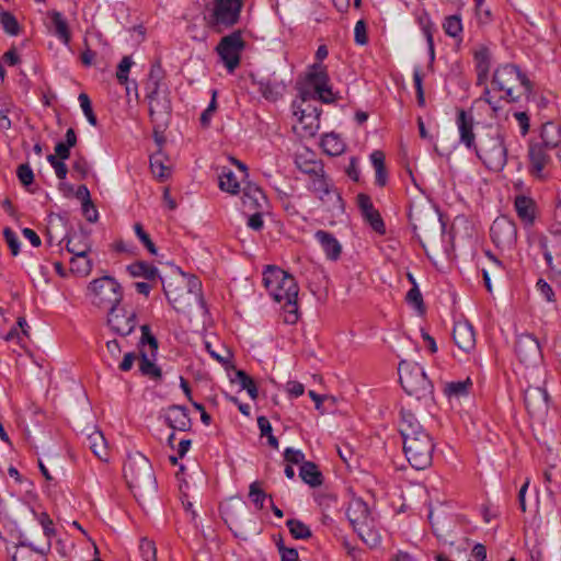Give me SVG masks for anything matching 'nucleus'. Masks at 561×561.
Here are the masks:
<instances>
[{"mask_svg":"<svg viewBox=\"0 0 561 561\" xmlns=\"http://www.w3.org/2000/svg\"><path fill=\"white\" fill-rule=\"evenodd\" d=\"M399 432L409 463L416 470L428 468L432 465L435 444L431 434L409 409L400 410Z\"/></svg>","mask_w":561,"mask_h":561,"instance_id":"obj_1","label":"nucleus"},{"mask_svg":"<svg viewBox=\"0 0 561 561\" xmlns=\"http://www.w3.org/2000/svg\"><path fill=\"white\" fill-rule=\"evenodd\" d=\"M263 284L275 301L283 302L284 322L295 324L299 319V287L294 276L277 266L268 265L263 272Z\"/></svg>","mask_w":561,"mask_h":561,"instance_id":"obj_2","label":"nucleus"},{"mask_svg":"<svg viewBox=\"0 0 561 561\" xmlns=\"http://www.w3.org/2000/svg\"><path fill=\"white\" fill-rule=\"evenodd\" d=\"M124 478L137 501L152 497L157 492V481L152 466L140 453L129 455L124 463Z\"/></svg>","mask_w":561,"mask_h":561,"instance_id":"obj_3","label":"nucleus"},{"mask_svg":"<svg viewBox=\"0 0 561 561\" xmlns=\"http://www.w3.org/2000/svg\"><path fill=\"white\" fill-rule=\"evenodd\" d=\"M492 84L505 93L503 99L512 103L517 102L523 94L528 99L533 93L531 81L513 64L497 67L493 73Z\"/></svg>","mask_w":561,"mask_h":561,"instance_id":"obj_4","label":"nucleus"},{"mask_svg":"<svg viewBox=\"0 0 561 561\" xmlns=\"http://www.w3.org/2000/svg\"><path fill=\"white\" fill-rule=\"evenodd\" d=\"M476 153L485 167L492 171H501L507 162V146L504 134L497 127H488L479 137L474 147Z\"/></svg>","mask_w":561,"mask_h":561,"instance_id":"obj_5","label":"nucleus"},{"mask_svg":"<svg viewBox=\"0 0 561 561\" xmlns=\"http://www.w3.org/2000/svg\"><path fill=\"white\" fill-rule=\"evenodd\" d=\"M398 374L400 383L409 396H414L417 400L432 398L433 383L417 363L402 359Z\"/></svg>","mask_w":561,"mask_h":561,"instance_id":"obj_6","label":"nucleus"},{"mask_svg":"<svg viewBox=\"0 0 561 561\" xmlns=\"http://www.w3.org/2000/svg\"><path fill=\"white\" fill-rule=\"evenodd\" d=\"M87 296L93 306L111 311L121 304L123 287L116 278L105 275L90 282Z\"/></svg>","mask_w":561,"mask_h":561,"instance_id":"obj_7","label":"nucleus"},{"mask_svg":"<svg viewBox=\"0 0 561 561\" xmlns=\"http://www.w3.org/2000/svg\"><path fill=\"white\" fill-rule=\"evenodd\" d=\"M242 4V0H213L205 15L207 26L217 33L234 26L239 22Z\"/></svg>","mask_w":561,"mask_h":561,"instance_id":"obj_8","label":"nucleus"},{"mask_svg":"<svg viewBox=\"0 0 561 561\" xmlns=\"http://www.w3.org/2000/svg\"><path fill=\"white\" fill-rule=\"evenodd\" d=\"M346 516L362 540L370 546L379 542L377 533L374 530V519L370 516L368 505L359 497L350 501L346 508Z\"/></svg>","mask_w":561,"mask_h":561,"instance_id":"obj_9","label":"nucleus"},{"mask_svg":"<svg viewBox=\"0 0 561 561\" xmlns=\"http://www.w3.org/2000/svg\"><path fill=\"white\" fill-rule=\"evenodd\" d=\"M140 331L141 336L139 341V370L141 375L158 381L162 378V371L160 367H158L154 363L158 351V341L156 336L151 333L149 325H141Z\"/></svg>","mask_w":561,"mask_h":561,"instance_id":"obj_10","label":"nucleus"},{"mask_svg":"<svg viewBox=\"0 0 561 561\" xmlns=\"http://www.w3.org/2000/svg\"><path fill=\"white\" fill-rule=\"evenodd\" d=\"M311 94L306 89L300 90V102H295L294 114L302 125L305 136H314L320 128L321 108L310 103Z\"/></svg>","mask_w":561,"mask_h":561,"instance_id":"obj_11","label":"nucleus"},{"mask_svg":"<svg viewBox=\"0 0 561 561\" xmlns=\"http://www.w3.org/2000/svg\"><path fill=\"white\" fill-rule=\"evenodd\" d=\"M224 522L236 537L244 538L243 520L248 516V505L240 497H230L220 505Z\"/></svg>","mask_w":561,"mask_h":561,"instance_id":"obj_12","label":"nucleus"},{"mask_svg":"<svg viewBox=\"0 0 561 561\" xmlns=\"http://www.w3.org/2000/svg\"><path fill=\"white\" fill-rule=\"evenodd\" d=\"M169 94L168 88L146 91L151 122L158 126H165L170 118L172 106Z\"/></svg>","mask_w":561,"mask_h":561,"instance_id":"obj_13","label":"nucleus"},{"mask_svg":"<svg viewBox=\"0 0 561 561\" xmlns=\"http://www.w3.org/2000/svg\"><path fill=\"white\" fill-rule=\"evenodd\" d=\"M243 47L244 42L240 31L232 32L220 39L216 49L229 71H233L239 66Z\"/></svg>","mask_w":561,"mask_h":561,"instance_id":"obj_14","label":"nucleus"},{"mask_svg":"<svg viewBox=\"0 0 561 561\" xmlns=\"http://www.w3.org/2000/svg\"><path fill=\"white\" fill-rule=\"evenodd\" d=\"M490 236L493 243L502 250H511L517 240V228L513 220L502 216L496 218L491 228Z\"/></svg>","mask_w":561,"mask_h":561,"instance_id":"obj_15","label":"nucleus"},{"mask_svg":"<svg viewBox=\"0 0 561 561\" xmlns=\"http://www.w3.org/2000/svg\"><path fill=\"white\" fill-rule=\"evenodd\" d=\"M107 325L117 335H129L137 325V314L133 310L114 308L107 313Z\"/></svg>","mask_w":561,"mask_h":561,"instance_id":"obj_16","label":"nucleus"},{"mask_svg":"<svg viewBox=\"0 0 561 561\" xmlns=\"http://www.w3.org/2000/svg\"><path fill=\"white\" fill-rule=\"evenodd\" d=\"M547 148L537 145L536 142H530L528 148V159H529V173L537 180L543 181L548 178V173L546 171L547 167L551 163V157L548 153Z\"/></svg>","mask_w":561,"mask_h":561,"instance_id":"obj_17","label":"nucleus"},{"mask_svg":"<svg viewBox=\"0 0 561 561\" xmlns=\"http://www.w3.org/2000/svg\"><path fill=\"white\" fill-rule=\"evenodd\" d=\"M524 401L528 413L539 416L548 411L549 394L541 387H528L524 392Z\"/></svg>","mask_w":561,"mask_h":561,"instance_id":"obj_18","label":"nucleus"},{"mask_svg":"<svg viewBox=\"0 0 561 561\" xmlns=\"http://www.w3.org/2000/svg\"><path fill=\"white\" fill-rule=\"evenodd\" d=\"M453 339L455 344L465 353L471 352L476 346V332L468 321H458L454 325Z\"/></svg>","mask_w":561,"mask_h":561,"instance_id":"obj_19","label":"nucleus"},{"mask_svg":"<svg viewBox=\"0 0 561 561\" xmlns=\"http://www.w3.org/2000/svg\"><path fill=\"white\" fill-rule=\"evenodd\" d=\"M515 352L520 362L529 364L540 357V346L536 337L530 334H522L517 337Z\"/></svg>","mask_w":561,"mask_h":561,"instance_id":"obj_20","label":"nucleus"},{"mask_svg":"<svg viewBox=\"0 0 561 561\" xmlns=\"http://www.w3.org/2000/svg\"><path fill=\"white\" fill-rule=\"evenodd\" d=\"M51 543L46 542L41 548H34L31 543L21 540L12 553L13 561H47L46 554L50 550Z\"/></svg>","mask_w":561,"mask_h":561,"instance_id":"obj_21","label":"nucleus"},{"mask_svg":"<svg viewBox=\"0 0 561 561\" xmlns=\"http://www.w3.org/2000/svg\"><path fill=\"white\" fill-rule=\"evenodd\" d=\"M309 191H311L322 202L335 196L340 201V196L334 190L332 182L327 178L324 170L319 174L309 178L308 184Z\"/></svg>","mask_w":561,"mask_h":561,"instance_id":"obj_22","label":"nucleus"},{"mask_svg":"<svg viewBox=\"0 0 561 561\" xmlns=\"http://www.w3.org/2000/svg\"><path fill=\"white\" fill-rule=\"evenodd\" d=\"M514 208L517 217L525 227H531L537 216V204L528 196L517 195L514 201Z\"/></svg>","mask_w":561,"mask_h":561,"instance_id":"obj_23","label":"nucleus"},{"mask_svg":"<svg viewBox=\"0 0 561 561\" xmlns=\"http://www.w3.org/2000/svg\"><path fill=\"white\" fill-rule=\"evenodd\" d=\"M456 124L459 131L460 142L468 149H474L476 135L473 133V117L469 115L465 110L458 111Z\"/></svg>","mask_w":561,"mask_h":561,"instance_id":"obj_24","label":"nucleus"},{"mask_svg":"<svg viewBox=\"0 0 561 561\" xmlns=\"http://www.w3.org/2000/svg\"><path fill=\"white\" fill-rule=\"evenodd\" d=\"M165 422L171 428L181 432H187L192 427L188 410L183 405L170 407L165 415Z\"/></svg>","mask_w":561,"mask_h":561,"instance_id":"obj_25","label":"nucleus"},{"mask_svg":"<svg viewBox=\"0 0 561 561\" xmlns=\"http://www.w3.org/2000/svg\"><path fill=\"white\" fill-rule=\"evenodd\" d=\"M255 84H257L263 98L273 102L282 98L286 90L284 81L277 79L274 75L255 81Z\"/></svg>","mask_w":561,"mask_h":561,"instance_id":"obj_26","label":"nucleus"},{"mask_svg":"<svg viewBox=\"0 0 561 561\" xmlns=\"http://www.w3.org/2000/svg\"><path fill=\"white\" fill-rule=\"evenodd\" d=\"M161 283L164 295L172 307L178 312H185L191 304L184 293V288H178L172 282L165 284L163 278H161Z\"/></svg>","mask_w":561,"mask_h":561,"instance_id":"obj_27","label":"nucleus"},{"mask_svg":"<svg viewBox=\"0 0 561 561\" xmlns=\"http://www.w3.org/2000/svg\"><path fill=\"white\" fill-rule=\"evenodd\" d=\"M314 238L320 243L328 260L336 261L342 253V245L339 240L330 232L318 230Z\"/></svg>","mask_w":561,"mask_h":561,"instance_id":"obj_28","label":"nucleus"},{"mask_svg":"<svg viewBox=\"0 0 561 561\" xmlns=\"http://www.w3.org/2000/svg\"><path fill=\"white\" fill-rule=\"evenodd\" d=\"M541 141L536 142L549 150L557 149L561 146V126L553 122H547L541 127Z\"/></svg>","mask_w":561,"mask_h":561,"instance_id":"obj_29","label":"nucleus"},{"mask_svg":"<svg viewBox=\"0 0 561 561\" xmlns=\"http://www.w3.org/2000/svg\"><path fill=\"white\" fill-rule=\"evenodd\" d=\"M477 84L485 85L491 68V54L486 47H482L474 54Z\"/></svg>","mask_w":561,"mask_h":561,"instance_id":"obj_30","label":"nucleus"},{"mask_svg":"<svg viewBox=\"0 0 561 561\" xmlns=\"http://www.w3.org/2000/svg\"><path fill=\"white\" fill-rule=\"evenodd\" d=\"M242 203L250 209L263 210L266 207L267 201L260 187L248 185L243 191Z\"/></svg>","mask_w":561,"mask_h":561,"instance_id":"obj_31","label":"nucleus"},{"mask_svg":"<svg viewBox=\"0 0 561 561\" xmlns=\"http://www.w3.org/2000/svg\"><path fill=\"white\" fill-rule=\"evenodd\" d=\"M296 167L305 174L314 176L324 170L323 163L313 158V153H299L295 159Z\"/></svg>","mask_w":561,"mask_h":561,"instance_id":"obj_32","label":"nucleus"},{"mask_svg":"<svg viewBox=\"0 0 561 561\" xmlns=\"http://www.w3.org/2000/svg\"><path fill=\"white\" fill-rule=\"evenodd\" d=\"M168 160V157L162 150H157L150 156L151 172L160 181H163L170 176L171 171L167 164Z\"/></svg>","mask_w":561,"mask_h":561,"instance_id":"obj_33","label":"nucleus"},{"mask_svg":"<svg viewBox=\"0 0 561 561\" xmlns=\"http://www.w3.org/2000/svg\"><path fill=\"white\" fill-rule=\"evenodd\" d=\"M127 271L133 277H144L150 282L157 278L161 280L162 278L159 275L158 268L145 261H138L128 265Z\"/></svg>","mask_w":561,"mask_h":561,"instance_id":"obj_34","label":"nucleus"},{"mask_svg":"<svg viewBox=\"0 0 561 561\" xmlns=\"http://www.w3.org/2000/svg\"><path fill=\"white\" fill-rule=\"evenodd\" d=\"M370 161H371V164L376 172L375 183L380 187L386 186V184L388 182V173H387L386 165H385L383 152L380 150H375L370 154Z\"/></svg>","mask_w":561,"mask_h":561,"instance_id":"obj_35","label":"nucleus"},{"mask_svg":"<svg viewBox=\"0 0 561 561\" xmlns=\"http://www.w3.org/2000/svg\"><path fill=\"white\" fill-rule=\"evenodd\" d=\"M299 476L302 481L312 488L322 484V473L319 471L316 463L312 461H305L299 470Z\"/></svg>","mask_w":561,"mask_h":561,"instance_id":"obj_36","label":"nucleus"},{"mask_svg":"<svg viewBox=\"0 0 561 561\" xmlns=\"http://www.w3.org/2000/svg\"><path fill=\"white\" fill-rule=\"evenodd\" d=\"M51 24L54 26L55 35L65 44L68 45L71 39V34L68 23L64 15L58 11H53L50 14Z\"/></svg>","mask_w":561,"mask_h":561,"instance_id":"obj_37","label":"nucleus"},{"mask_svg":"<svg viewBox=\"0 0 561 561\" xmlns=\"http://www.w3.org/2000/svg\"><path fill=\"white\" fill-rule=\"evenodd\" d=\"M163 79L164 70L162 69L161 62L156 61L151 65L148 79L145 84V90L151 91L167 88L165 83L163 82Z\"/></svg>","mask_w":561,"mask_h":561,"instance_id":"obj_38","label":"nucleus"},{"mask_svg":"<svg viewBox=\"0 0 561 561\" xmlns=\"http://www.w3.org/2000/svg\"><path fill=\"white\" fill-rule=\"evenodd\" d=\"M66 248L67 251L72 254V256L89 254L91 250L88 238L81 233H75L70 236L67 240Z\"/></svg>","mask_w":561,"mask_h":561,"instance_id":"obj_39","label":"nucleus"},{"mask_svg":"<svg viewBox=\"0 0 561 561\" xmlns=\"http://www.w3.org/2000/svg\"><path fill=\"white\" fill-rule=\"evenodd\" d=\"M307 81L312 85L313 91L329 83V76L324 66L320 62L313 64L307 73Z\"/></svg>","mask_w":561,"mask_h":561,"instance_id":"obj_40","label":"nucleus"},{"mask_svg":"<svg viewBox=\"0 0 561 561\" xmlns=\"http://www.w3.org/2000/svg\"><path fill=\"white\" fill-rule=\"evenodd\" d=\"M92 260L88 254L75 255L70 259V271L79 277H87L92 271Z\"/></svg>","mask_w":561,"mask_h":561,"instance_id":"obj_41","label":"nucleus"},{"mask_svg":"<svg viewBox=\"0 0 561 561\" xmlns=\"http://www.w3.org/2000/svg\"><path fill=\"white\" fill-rule=\"evenodd\" d=\"M89 447L92 453L102 461L107 460V446L101 432H94L88 437Z\"/></svg>","mask_w":561,"mask_h":561,"instance_id":"obj_42","label":"nucleus"},{"mask_svg":"<svg viewBox=\"0 0 561 561\" xmlns=\"http://www.w3.org/2000/svg\"><path fill=\"white\" fill-rule=\"evenodd\" d=\"M321 147L329 156H339L344 151L345 144L340 136L331 133L323 136Z\"/></svg>","mask_w":561,"mask_h":561,"instance_id":"obj_43","label":"nucleus"},{"mask_svg":"<svg viewBox=\"0 0 561 561\" xmlns=\"http://www.w3.org/2000/svg\"><path fill=\"white\" fill-rule=\"evenodd\" d=\"M442 26L447 36L451 38H458L459 41H461L463 25L461 16L459 14L446 16L443 21Z\"/></svg>","mask_w":561,"mask_h":561,"instance_id":"obj_44","label":"nucleus"},{"mask_svg":"<svg viewBox=\"0 0 561 561\" xmlns=\"http://www.w3.org/2000/svg\"><path fill=\"white\" fill-rule=\"evenodd\" d=\"M182 277L186 278V289H184V293L190 301L192 304V300L199 302L201 305L204 304L202 298V283L196 276H186L184 273H182Z\"/></svg>","mask_w":561,"mask_h":561,"instance_id":"obj_45","label":"nucleus"},{"mask_svg":"<svg viewBox=\"0 0 561 561\" xmlns=\"http://www.w3.org/2000/svg\"><path fill=\"white\" fill-rule=\"evenodd\" d=\"M233 381L238 382L241 389L245 390L252 400L257 398V387L252 377H250L244 370H237Z\"/></svg>","mask_w":561,"mask_h":561,"instance_id":"obj_46","label":"nucleus"},{"mask_svg":"<svg viewBox=\"0 0 561 561\" xmlns=\"http://www.w3.org/2000/svg\"><path fill=\"white\" fill-rule=\"evenodd\" d=\"M471 386V380L467 378L466 380L451 381L446 383L444 391L448 397L460 398L468 394Z\"/></svg>","mask_w":561,"mask_h":561,"instance_id":"obj_47","label":"nucleus"},{"mask_svg":"<svg viewBox=\"0 0 561 561\" xmlns=\"http://www.w3.org/2000/svg\"><path fill=\"white\" fill-rule=\"evenodd\" d=\"M430 225H422L421 218L419 214L413 213L412 210L409 213V219L413 227V230L417 237H421L417 230H421L426 237L430 236L431 228L435 231L437 228V220L434 215L430 216Z\"/></svg>","mask_w":561,"mask_h":561,"instance_id":"obj_48","label":"nucleus"},{"mask_svg":"<svg viewBox=\"0 0 561 561\" xmlns=\"http://www.w3.org/2000/svg\"><path fill=\"white\" fill-rule=\"evenodd\" d=\"M419 22L421 25V30L426 38L430 56L433 59L435 56L434 38H433V32L435 28L434 23L431 21L430 16L427 14L420 16Z\"/></svg>","mask_w":561,"mask_h":561,"instance_id":"obj_49","label":"nucleus"},{"mask_svg":"<svg viewBox=\"0 0 561 561\" xmlns=\"http://www.w3.org/2000/svg\"><path fill=\"white\" fill-rule=\"evenodd\" d=\"M286 525L295 539H308L312 535L310 528L299 519H288Z\"/></svg>","mask_w":561,"mask_h":561,"instance_id":"obj_50","label":"nucleus"},{"mask_svg":"<svg viewBox=\"0 0 561 561\" xmlns=\"http://www.w3.org/2000/svg\"><path fill=\"white\" fill-rule=\"evenodd\" d=\"M0 23L4 32L11 36H16L20 33V24L11 12L2 11L0 13Z\"/></svg>","mask_w":561,"mask_h":561,"instance_id":"obj_51","label":"nucleus"},{"mask_svg":"<svg viewBox=\"0 0 561 561\" xmlns=\"http://www.w3.org/2000/svg\"><path fill=\"white\" fill-rule=\"evenodd\" d=\"M219 187L230 194H237L240 190V184L237 181L232 171L222 172L219 176Z\"/></svg>","mask_w":561,"mask_h":561,"instance_id":"obj_52","label":"nucleus"},{"mask_svg":"<svg viewBox=\"0 0 561 561\" xmlns=\"http://www.w3.org/2000/svg\"><path fill=\"white\" fill-rule=\"evenodd\" d=\"M405 300L410 306H412L420 313L424 312L425 308H424L423 296L421 294V290H420L417 284H414V286L411 287L410 290L407 293Z\"/></svg>","mask_w":561,"mask_h":561,"instance_id":"obj_53","label":"nucleus"},{"mask_svg":"<svg viewBox=\"0 0 561 561\" xmlns=\"http://www.w3.org/2000/svg\"><path fill=\"white\" fill-rule=\"evenodd\" d=\"M249 497L257 510H262L264 507V501L267 497V494L262 490L259 481H254L250 484Z\"/></svg>","mask_w":561,"mask_h":561,"instance_id":"obj_54","label":"nucleus"},{"mask_svg":"<svg viewBox=\"0 0 561 561\" xmlns=\"http://www.w3.org/2000/svg\"><path fill=\"white\" fill-rule=\"evenodd\" d=\"M363 218L376 232L383 234L386 232L385 222L379 214V211L375 208L371 211H368L363 215Z\"/></svg>","mask_w":561,"mask_h":561,"instance_id":"obj_55","label":"nucleus"},{"mask_svg":"<svg viewBox=\"0 0 561 561\" xmlns=\"http://www.w3.org/2000/svg\"><path fill=\"white\" fill-rule=\"evenodd\" d=\"M538 247L539 249L541 250L542 254H543V257L547 262V265L548 267L558 273L559 275H561V264H560V267L556 266L553 264V257H552V252L549 248V244H548V240L546 237L543 236H540L539 239H538Z\"/></svg>","mask_w":561,"mask_h":561,"instance_id":"obj_56","label":"nucleus"},{"mask_svg":"<svg viewBox=\"0 0 561 561\" xmlns=\"http://www.w3.org/2000/svg\"><path fill=\"white\" fill-rule=\"evenodd\" d=\"M83 191H84V196H85V199L82 202L83 214H84L87 220H89L91 222L96 221L98 210L95 209L94 205L92 204V202L90 199L89 190L87 188V186L81 185L80 192H83Z\"/></svg>","mask_w":561,"mask_h":561,"instance_id":"obj_57","label":"nucleus"},{"mask_svg":"<svg viewBox=\"0 0 561 561\" xmlns=\"http://www.w3.org/2000/svg\"><path fill=\"white\" fill-rule=\"evenodd\" d=\"M38 524L42 526L45 537L47 538V542L50 543V539L55 536L54 523L49 515L45 512L34 513Z\"/></svg>","mask_w":561,"mask_h":561,"instance_id":"obj_58","label":"nucleus"},{"mask_svg":"<svg viewBox=\"0 0 561 561\" xmlns=\"http://www.w3.org/2000/svg\"><path fill=\"white\" fill-rule=\"evenodd\" d=\"M310 94L311 100L319 99L322 103L325 104L334 103L337 99L329 83L325 84L324 87L316 89L313 92H310Z\"/></svg>","mask_w":561,"mask_h":561,"instance_id":"obj_59","label":"nucleus"},{"mask_svg":"<svg viewBox=\"0 0 561 561\" xmlns=\"http://www.w3.org/2000/svg\"><path fill=\"white\" fill-rule=\"evenodd\" d=\"M134 230H135L136 236L139 238V240L142 242V244L148 250V252L152 255H157L158 249L156 248L154 243L150 239L149 234L144 230L142 225L139 222L135 224Z\"/></svg>","mask_w":561,"mask_h":561,"instance_id":"obj_60","label":"nucleus"},{"mask_svg":"<svg viewBox=\"0 0 561 561\" xmlns=\"http://www.w3.org/2000/svg\"><path fill=\"white\" fill-rule=\"evenodd\" d=\"M139 552L144 561H156L157 549L154 542L146 538L141 539L139 545Z\"/></svg>","mask_w":561,"mask_h":561,"instance_id":"obj_61","label":"nucleus"},{"mask_svg":"<svg viewBox=\"0 0 561 561\" xmlns=\"http://www.w3.org/2000/svg\"><path fill=\"white\" fill-rule=\"evenodd\" d=\"M78 100L80 102V106H81L88 122L92 126H96L98 119H96L95 114L93 113L91 101H90V98L88 96V94L80 93Z\"/></svg>","mask_w":561,"mask_h":561,"instance_id":"obj_62","label":"nucleus"},{"mask_svg":"<svg viewBox=\"0 0 561 561\" xmlns=\"http://www.w3.org/2000/svg\"><path fill=\"white\" fill-rule=\"evenodd\" d=\"M131 65H133V60L129 56L123 57V59L118 64L117 71H116V78L121 84L128 83V72L130 70Z\"/></svg>","mask_w":561,"mask_h":561,"instance_id":"obj_63","label":"nucleus"},{"mask_svg":"<svg viewBox=\"0 0 561 561\" xmlns=\"http://www.w3.org/2000/svg\"><path fill=\"white\" fill-rule=\"evenodd\" d=\"M16 175L22 185L28 186L34 181V173L30 164L23 163L18 167Z\"/></svg>","mask_w":561,"mask_h":561,"instance_id":"obj_64","label":"nucleus"}]
</instances>
